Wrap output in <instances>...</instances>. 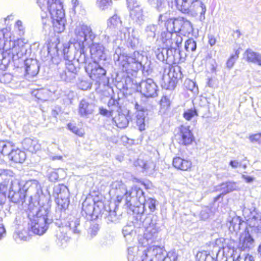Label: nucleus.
<instances>
[{
    "label": "nucleus",
    "mask_w": 261,
    "mask_h": 261,
    "mask_svg": "<svg viewBox=\"0 0 261 261\" xmlns=\"http://www.w3.org/2000/svg\"><path fill=\"white\" fill-rule=\"evenodd\" d=\"M30 211L28 217L30 219L29 225L33 233L38 235L43 234L48 228V225L53 222L50 216V207L48 205H44L32 208L29 206Z\"/></svg>",
    "instance_id": "obj_1"
},
{
    "label": "nucleus",
    "mask_w": 261,
    "mask_h": 261,
    "mask_svg": "<svg viewBox=\"0 0 261 261\" xmlns=\"http://www.w3.org/2000/svg\"><path fill=\"white\" fill-rule=\"evenodd\" d=\"M248 226L240 235L238 248L249 250L255 246V239L261 236V216L257 214L248 220Z\"/></svg>",
    "instance_id": "obj_2"
},
{
    "label": "nucleus",
    "mask_w": 261,
    "mask_h": 261,
    "mask_svg": "<svg viewBox=\"0 0 261 261\" xmlns=\"http://www.w3.org/2000/svg\"><path fill=\"white\" fill-rule=\"evenodd\" d=\"M75 42L74 46L77 50L76 55L80 54L78 61L85 62L87 61L84 52L85 47L89 45L95 38V35L90 26L85 24H79L74 30Z\"/></svg>",
    "instance_id": "obj_3"
},
{
    "label": "nucleus",
    "mask_w": 261,
    "mask_h": 261,
    "mask_svg": "<svg viewBox=\"0 0 261 261\" xmlns=\"http://www.w3.org/2000/svg\"><path fill=\"white\" fill-rule=\"evenodd\" d=\"M166 31L162 32L160 37L163 46L166 49L167 55L177 52L179 45L182 41V37L175 31L172 32L174 28V21L172 19H168L165 23Z\"/></svg>",
    "instance_id": "obj_4"
},
{
    "label": "nucleus",
    "mask_w": 261,
    "mask_h": 261,
    "mask_svg": "<svg viewBox=\"0 0 261 261\" xmlns=\"http://www.w3.org/2000/svg\"><path fill=\"white\" fill-rule=\"evenodd\" d=\"M143 58V56L137 51L129 55L116 54L114 56V59L116 60L115 64L119 69L127 72L129 71H136L141 68Z\"/></svg>",
    "instance_id": "obj_5"
},
{
    "label": "nucleus",
    "mask_w": 261,
    "mask_h": 261,
    "mask_svg": "<svg viewBox=\"0 0 261 261\" xmlns=\"http://www.w3.org/2000/svg\"><path fill=\"white\" fill-rule=\"evenodd\" d=\"M177 9L184 13L196 16L199 12V20L203 22L205 19L206 7L200 0H176Z\"/></svg>",
    "instance_id": "obj_6"
},
{
    "label": "nucleus",
    "mask_w": 261,
    "mask_h": 261,
    "mask_svg": "<svg viewBox=\"0 0 261 261\" xmlns=\"http://www.w3.org/2000/svg\"><path fill=\"white\" fill-rule=\"evenodd\" d=\"M111 186L112 189L117 190V200L120 202L122 198V195L125 196L126 203L128 206L132 205L130 202L132 199H136L140 203H143L145 201L144 193L140 188H132L131 191L128 192L126 186L121 181L118 180L114 181Z\"/></svg>",
    "instance_id": "obj_7"
},
{
    "label": "nucleus",
    "mask_w": 261,
    "mask_h": 261,
    "mask_svg": "<svg viewBox=\"0 0 261 261\" xmlns=\"http://www.w3.org/2000/svg\"><path fill=\"white\" fill-rule=\"evenodd\" d=\"M42 11L47 10L51 18L64 17L65 13L61 0H36Z\"/></svg>",
    "instance_id": "obj_8"
},
{
    "label": "nucleus",
    "mask_w": 261,
    "mask_h": 261,
    "mask_svg": "<svg viewBox=\"0 0 261 261\" xmlns=\"http://www.w3.org/2000/svg\"><path fill=\"white\" fill-rule=\"evenodd\" d=\"M167 255L163 247L154 245L143 251L141 261H165Z\"/></svg>",
    "instance_id": "obj_9"
},
{
    "label": "nucleus",
    "mask_w": 261,
    "mask_h": 261,
    "mask_svg": "<svg viewBox=\"0 0 261 261\" xmlns=\"http://www.w3.org/2000/svg\"><path fill=\"white\" fill-rule=\"evenodd\" d=\"M159 231L160 227L156 221L151 220L149 225L145 228L143 239H139V243L145 246L154 242L158 238Z\"/></svg>",
    "instance_id": "obj_10"
},
{
    "label": "nucleus",
    "mask_w": 261,
    "mask_h": 261,
    "mask_svg": "<svg viewBox=\"0 0 261 261\" xmlns=\"http://www.w3.org/2000/svg\"><path fill=\"white\" fill-rule=\"evenodd\" d=\"M107 29L109 31H112L117 33L118 35V32L120 34L119 35L120 39L125 38V34L127 32V29L124 28L122 25V21L120 17L117 15H114L107 20Z\"/></svg>",
    "instance_id": "obj_11"
},
{
    "label": "nucleus",
    "mask_w": 261,
    "mask_h": 261,
    "mask_svg": "<svg viewBox=\"0 0 261 261\" xmlns=\"http://www.w3.org/2000/svg\"><path fill=\"white\" fill-rule=\"evenodd\" d=\"M141 93L147 97H154L157 96V86L152 79H148L140 83Z\"/></svg>",
    "instance_id": "obj_12"
},
{
    "label": "nucleus",
    "mask_w": 261,
    "mask_h": 261,
    "mask_svg": "<svg viewBox=\"0 0 261 261\" xmlns=\"http://www.w3.org/2000/svg\"><path fill=\"white\" fill-rule=\"evenodd\" d=\"M179 132L176 135L177 140L180 144L189 145L194 140V137L190 126L181 125L179 127Z\"/></svg>",
    "instance_id": "obj_13"
},
{
    "label": "nucleus",
    "mask_w": 261,
    "mask_h": 261,
    "mask_svg": "<svg viewBox=\"0 0 261 261\" xmlns=\"http://www.w3.org/2000/svg\"><path fill=\"white\" fill-rule=\"evenodd\" d=\"M127 7L130 11V15L133 19L139 22L144 20L143 11L137 0H126Z\"/></svg>",
    "instance_id": "obj_14"
},
{
    "label": "nucleus",
    "mask_w": 261,
    "mask_h": 261,
    "mask_svg": "<svg viewBox=\"0 0 261 261\" xmlns=\"http://www.w3.org/2000/svg\"><path fill=\"white\" fill-rule=\"evenodd\" d=\"M24 62V76L26 79L29 80L30 79L35 76L39 72V68L37 61L32 58L23 60Z\"/></svg>",
    "instance_id": "obj_15"
},
{
    "label": "nucleus",
    "mask_w": 261,
    "mask_h": 261,
    "mask_svg": "<svg viewBox=\"0 0 261 261\" xmlns=\"http://www.w3.org/2000/svg\"><path fill=\"white\" fill-rule=\"evenodd\" d=\"M86 70L89 74L90 78L97 82L106 73V70L95 62L89 63L86 67Z\"/></svg>",
    "instance_id": "obj_16"
},
{
    "label": "nucleus",
    "mask_w": 261,
    "mask_h": 261,
    "mask_svg": "<svg viewBox=\"0 0 261 261\" xmlns=\"http://www.w3.org/2000/svg\"><path fill=\"white\" fill-rule=\"evenodd\" d=\"M15 146L10 142L5 141H0V152L8 156L10 160L16 162V150L15 149Z\"/></svg>",
    "instance_id": "obj_17"
},
{
    "label": "nucleus",
    "mask_w": 261,
    "mask_h": 261,
    "mask_svg": "<svg viewBox=\"0 0 261 261\" xmlns=\"http://www.w3.org/2000/svg\"><path fill=\"white\" fill-rule=\"evenodd\" d=\"M136 112V122L140 131L145 129V126L148 121L147 112L138 103L135 105Z\"/></svg>",
    "instance_id": "obj_18"
},
{
    "label": "nucleus",
    "mask_w": 261,
    "mask_h": 261,
    "mask_svg": "<svg viewBox=\"0 0 261 261\" xmlns=\"http://www.w3.org/2000/svg\"><path fill=\"white\" fill-rule=\"evenodd\" d=\"M35 188L36 189V194L39 196L42 194L41 187L39 182L36 180H31L26 181L23 185V187L20 188L19 193H20V198L22 199L25 197L24 193L29 190H30Z\"/></svg>",
    "instance_id": "obj_19"
},
{
    "label": "nucleus",
    "mask_w": 261,
    "mask_h": 261,
    "mask_svg": "<svg viewBox=\"0 0 261 261\" xmlns=\"http://www.w3.org/2000/svg\"><path fill=\"white\" fill-rule=\"evenodd\" d=\"M13 58V55L4 53L0 50V70H5L7 68H12L14 69L15 66Z\"/></svg>",
    "instance_id": "obj_20"
},
{
    "label": "nucleus",
    "mask_w": 261,
    "mask_h": 261,
    "mask_svg": "<svg viewBox=\"0 0 261 261\" xmlns=\"http://www.w3.org/2000/svg\"><path fill=\"white\" fill-rule=\"evenodd\" d=\"M177 73H175V69L170 68L167 74H164L163 80L165 87L167 89H173L175 87L177 79Z\"/></svg>",
    "instance_id": "obj_21"
},
{
    "label": "nucleus",
    "mask_w": 261,
    "mask_h": 261,
    "mask_svg": "<svg viewBox=\"0 0 261 261\" xmlns=\"http://www.w3.org/2000/svg\"><path fill=\"white\" fill-rule=\"evenodd\" d=\"M90 53L92 58L96 62L98 60H105L106 55L104 46L99 43H92L90 47Z\"/></svg>",
    "instance_id": "obj_22"
},
{
    "label": "nucleus",
    "mask_w": 261,
    "mask_h": 261,
    "mask_svg": "<svg viewBox=\"0 0 261 261\" xmlns=\"http://www.w3.org/2000/svg\"><path fill=\"white\" fill-rule=\"evenodd\" d=\"M94 108L95 106L92 102L82 99L79 105V114L82 117H88L93 113Z\"/></svg>",
    "instance_id": "obj_23"
},
{
    "label": "nucleus",
    "mask_w": 261,
    "mask_h": 261,
    "mask_svg": "<svg viewBox=\"0 0 261 261\" xmlns=\"http://www.w3.org/2000/svg\"><path fill=\"white\" fill-rule=\"evenodd\" d=\"M24 38H17V58H22L30 53V45Z\"/></svg>",
    "instance_id": "obj_24"
},
{
    "label": "nucleus",
    "mask_w": 261,
    "mask_h": 261,
    "mask_svg": "<svg viewBox=\"0 0 261 261\" xmlns=\"http://www.w3.org/2000/svg\"><path fill=\"white\" fill-rule=\"evenodd\" d=\"M108 106L109 110L103 108H99V113L108 117H113L118 109V102L114 99L111 98L108 101Z\"/></svg>",
    "instance_id": "obj_25"
},
{
    "label": "nucleus",
    "mask_w": 261,
    "mask_h": 261,
    "mask_svg": "<svg viewBox=\"0 0 261 261\" xmlns=\"http://www.w3.org/2000/svg\"><path fill=\"white\" fill-rule=\"evenodd\" d=\"M22 144L24 149L32 153L36 152L41 148V146L36 139L25 138L22 141Z\"/></svg>",
    "instance_id": "obj_26"
},
{
    "label": "nucleus",
    "mask_w": 261,
    "mask_h": 261,
    "mask_svg": "<svg viewBox=\"0 0 261 261\" xmlns=\"http://www.w3.org/2000/svg\"><path fill=\"white\" fill-rule=\"evenodd\" d=\"M244 57L249 62L261 66V55L251 49H247L244 54Z\"/></svg>",
    "instance_id": "obj_27"
},
{
    "label": "nucleus",
    "mask_w": 261,
    "mask_h": 261,
    "mask_svg": "<svg viewBox=\"0 0 261 261\" xmlns=\"http://www.w3.org/2000/svg\"><path fill=\"white\" fill-rule=\"evenodd\" d=\"M172 164L175 168L182 171H187L192 166V163L190 161L183 159L180 157L173 158Z\"/></svg>",
    "instance_id": "obj_28"
},
{
    "label": "nucleus",
    "mask_w": 261,
    "mask_h": 261,
    "mask_svg": "<svg viewBox=\"0 0 261 261\" xmlns=\"http://www.w3.org/2000/svg\"><path fill=\"white\" fill-rule=\"evenodd\" d=\"M241 220L237 216L229 217L227 219L226 225L231 232H237L240 229Z\"/></svg>",
    "instance_id": "obj_29"
},
{
    "label": "nucleus",
    "mask_w": 261,
    "mask_h": 261,
    "mask_svg": "<svg viewBox=\"0 0 261 261\" xmlns=\"http://www.w3.org/2000/svg\"><path fill=\"white\" fill-rule=\"evenodd\" d=\"M51 19L54 31L58 33L63 32L65 30V16L61 17L57 16Z\"/></svg>",
    "instance_id": "obj_30"
},
{
    "label": "nucleus",
    "mask_w": 261,
    "mask_h": 261,
    "mask_svg": "<svg viewBox=\"0 0 261 261\" xmlns=\"http://www.w3.org/2000/svg\"><path fill=\"white\" fill-rule=\"evenodd\" d=\"M67 225L73 233L75 234L80 233V219L79 218L73 216L69 217L68 218Z\"/></svg>",
    "instance_id": "obj_31"
},
{
    "label": "nucleus",
    "mask_w": 261,
    "mask_h": 261,
    "mask_svg": "<svg viewBox=\"0 0 261 261\" xmlns=\"http://www.w3.org/2000/svg\"><path fill=\"white\" fill-rule=\"evenodd\" d=\"M113 121L118 127L123 128L127 127L128 124V120L126 116L123 114H118V116L111 117Z\"/></svg>",
    "instance_id": "obj_32"
},
{
    "label": "nucleus",
    "mask_w": 261,
    "mask_h": 261,
    "mask_svg": "<svg viewBox=\"0 0 261 261\" xmlns=\"http://www.w3.org/2000/svg\"><path fill=\"white\" fill-rule=\"evenodd\" d=\"M180 24L181 28L179 31L184 35H189L193 32V25L190 21L187 19H182V20L181 21Z\"/></svg>",
    "instance_id": "obj_33"
},
{
    "label": "nucleus",
    "mask_w": 261,
    "mask_h": 261,
    "mask_svg": "<svg viewBox=\"0 0 261 261\" xmlns=\"http://www.w3.org/2000/svg\"><path fill=\"white\" fill-rule=\"evenodd\" d=\"M220 190L222 191L221 194L225 195L238 189V186L234 182L228 181L220 185Z\"/></svg>",
    "instance_id": "obj_34"
},
{
    "label": "nucleus",
    "mask_w": 261,
    "mask_h": 261,
    "mask_svg": "<svg viewBox=\"0 0 261 261\" xmlns=\"http://www.w3.org/2000/svg\"><path fill=\"white\" fill-rule=\"evenodd\" d=\"M128 43L132 47H135L139 44V33L133 30L128 38Z\"/></svg>",
    "instance_id": "obj_35"
},
{
    "label": "nucleus",
    "mask_w": 261,
    "mask_h": 261,
    "mask_svg": "<svg viewBox=\"0 0 261 261\" xmlns=\"http://www.w3.org/2000/svg\"><path fill=\"white\" fill-rule=\"evenodd\" d=\"M158 29V25L149 24L147 25L145 29V33L147 38L149 39H154Z\"/></svg>",
    "instance_id": "obj_36"
},
{
    "label": "nucleus",
    "mask_w": 261,
    "mask_h": 261,
    "mask_svg": "<svg viewBox=\"0 0 261 261\" xmlns=\"http://www.w3.org/2000/svg\"><path fill=\"white\" fill-rule=\"evenodd\" d=\"M13 184L12 183L11 186L10 188L9 192L8 197L10 201L12 203L10 206V210H12L15 207V204L16 203V197H15V191L13 189Z\"/></svg>",
    "instance_id": "obj_37"
},
{
    "label": "nucleus",
    "mask_w": 261,
    "mask_h": 261,
    "mask_svg": "<svg viewBox=\"0 0 261 261\" xmlns=\"http://www.w3.org/2000/svg\"><path fill=\"white\" fill-rule=\"evenodd\" d=\"M82 210L87 214L90 215L95 210V207L93 204L90 203L88 200H85L83 203Z\"/></svg>",
    "instance_id": "obj_38"
},
{
    "label": "nucleus",
    "mask_w": 261,
    "mask_h": 261,
    "mask_svg": "<svg viewBox=\"0 0 261 261\" xmlns=\"http://www.w3.org/2000/svg\"><path fill=\"white\" fill-rule=\"evenodd\" d=\"M68 129L74 134L79 137H83L85 134L84 130L82 128H78L73 123L68 124Z\"/></svg>",
    "instance_id": "obj_39"
},
{
    "label": "nucleus",
    "mask_w": 261,
    "mask_h": 261,
    "mask_svg": "<svg viewBox=\"0 0 261 261\" xmlns=\"http://www.w3.org/2000/svg\"><path fill=\"white\" fill-rule=\"evenodd\" d=\"M239 51L238 50H236L235 53L230 56L226 62V66L228 68L230 69L233 66L236 61L239 58Z\"/></svg>",
    "instance_id": "obj_40"
},
{
    "label": "nucleus",
    "mask_w": 261,
    "mask_h": 261,
    "mask_svg": "<svg viewBox=\"0 0 261 261\" xmlns=\"http://www.w3.org/2000/svg\"><path fill=\"white\" fill-rule=\"evenodd\" d=\"M56 236L58 240L61 243V244L67 242L69 240V238L64 232L63 228H60L59 231L57 232Z\"/></svg>",
    "instance_id": "obj_41"
},
{
    "label": "nucleus",
    "mask_w": 261,
    "mask_h": 261,
    "mask_svg": "<svg viewBox=\"0 0 261 261\" xmlns=\"http://www.w3.org/2000/svg\"><path fill=\"white\" fill-rule=\"evenodd\" d=\"M7 187L6 185L0 184V206L3 205L6 200V193Z\"/></svg>",
    "instance_id": "obj_42"
},
{
    "label": "nucleus",
    "mask_w": 261,
    "mask_h": 261,
    "mask_svg": "<svg viewBox=\"0 0 261 261\" xmlns=\"http://www.w3.org/2000/svg\"><path fill=\"white\" fill-rule=\"evenodd\" d=\"M198 114L195 109H188L183 114L184 118L187 120H191L194 116H197Z\"/></svg>",
    "instance_id": "obj_43"
},
{
    "label": "nucleus",
    "mask_w": 261,
    "mask_h": 261,
    "mask_svg": "<svg viewBox=\"0 0 261 261\" xmlns=\"http://www.w3.org/2000/svg\"><path fill=\"white\" fill-rule=\"evenodd\" d=\"M138 251V248L137 246L130 247L128 248V259L129 261H134Z\"/></svg>",
    "instance_id": "obj_44"
},
{
    "label": "nucleus",
    "mask_w": 261,
    "mask_h": 261,
    "mask_svg": "<svg viewBox=\"0 0 261 261\" xmlns=\"http://www.w3.org/2000/svg\"><path fill=\"white\" fill-rule=\"evenodd\" d=\"M185 47L187 51H194L196 48V42L193 39H189L186 41Z\"/></svg>",
    "instance_id": "obj_45"
},
{
    "label": "nucleus",
    "mask_w": 261,
    "mask_h": 261,
    "mask_svg": "<svg viewBox=\"0 0 261 261\" xmlns=\"http://www.w3.org/2000/svg\"><path fill=\"white\" fill-rule=\"evenodd\" d=\"M143 197H144L143 196ZM144 198V202L143 203H140L139 201L140 204H145L146 206H147L150 210L152 212H153L155 208V200L152 198H149L147 200H145Z\"/></svg>",
    "instance_id": "obj_46"
},
{
    "label": "nucleus",
    "mask_w": 261,
    "mask_h": 261,
    "mask_svg": "<svg viewBox=\"0 0 261 261\" xmlns=\"http://www.w3.org/2000/svg\"><path fill=\"white\" fill-rule=\"evenodd\" d=\"M111 4V0H97L98 7L102 10L108 8Z\"/></svg>",
    "instance_id": "obj_47"
},
{
    "label": "nucleus",
    "mask_w": 261,
    "mask_h": 261,
    "mask_svg": "<svg viewBox=\"0 0 261 261\" xmlns=\"http://www.w3.org/2000/svg\"><path fill=\"white\" fill-rule=\"evenodd\" d=\"M48 93V91L46 90L43 89H38L34 90L32 94L35 96L38 99H41V100H45L46 97L45 96L42 95L43 94Z\"/></svg>",
    "instance_id": "obj_48"
},
{
    "label": "nucleus",
    "mask_w": 261,
    "mask_h": 261,
    "mask_svg": "<svg viewBox=\"0 0 261 261\" xmlns=\"http://www.w3.org/2000/svg\"><path fill=\"white\" fill-rule=\"evenodd\" d=\"M58 202L59 204H61L62 207H65L67 206L69 203V200L68 199V196H66L62 198V193H60L58 195L57 197Z\"/></svg>",
    "instance_id": "obj_49"
},
{
    "label": "nucleus",
    "mask_w": 261,
    "mask_h": 261,
    "mask_svg": "<svg viewBox=\"0 0 261 261\" xmlns=\"http://www.w3.org/2000/svg\"><path fill=\"white\" fill-rule=\"evenodd\" d=\"M12 75L10 73H5L0 75V82L4 84H8L11 82Z\"/></svg>",
    "instance_id": "obj_50"
},
{
    "label": "nucleus",
    "mask_w": 261,
    "mask_h": 261,
    "mask_svg": "<svg viewBox=\"0 0 261 261\" xmlns=\"http://www.w3.org/2000/svg\"><path fill=\"white\" fill-rule=\"evenodd\" d=\"M160 105L162 108L167 109L170 105L169 98L166 96H163L160 100Z\"/></svg>",
    "instance_id": "obj_51"
},
{
    "label": "nucleus",
    "mask_w": 261,
    "mask_h": 261,
    "mask_svg": "<svg viewBox=\"0 0 261 261\" xmlns=\"http://www.w3.org/2000/svg\"><path fill=\"white\" fill-rule=\"evenodd\" d=\"M25 27L23 26L22 22L20 20H17V35L22 36L24 34Z\"/></svg>",
    "instance_id": "obj_52"
},
{
    "label": "nucleus",
    "mask_w": 261,
    "mask_h": 261,
    "mask_svg": "<svg viewBox=\"0 0 261 261\" xmlns=\"http://www.w3.org/2000/svg\"><path fill=\"white\" fill-rule=\"evenodd\" d=\"M226 240L224 238H219L216 240L215 244L219 248L225 249L226 247Z\"/></svg>",
    "instance_id": "obj_53"
},
{
    "label": "nucleus",
    "mask_w": 261,
    "mask_h": 261,
    "mask_svg": "<svg viewBox=\"0 0 261 261\" xmlns=\"http://www.w3.org/2000/svg\"><path fill=\"white\" fill-rule=\"evenodd\" d=\"M167 5V0H156V8L162 11Z\"/></svg>",
    "instance_id": "obj_54"
},
{
    "label": "nucleus",
    "mask_w": 261,
    "mask_h": 261,
    "mask_svg": "<svg viewBox=\"0 0 261 261\" xmlns=\"http://www.w3.org/2000/svg\"><path fill=\"white\" fill-rule=\"evenodd\" d=\"M185 85L188 89L190 91H194L197 89L195 87V83L193 81L186 80L185 82Z\"/></svg>",
    "instance_id": "obj_55"
},
{
    "label": "nucleus",
    "mask_w": 261,
    "mask_h": 261,
    "mask_svg": "<svg viewBox=\"0 0 261 261\" xmlns=\"http://www.w3.org/2000/svg\"><path fill=\"white\" fill-rule=\"evenodd\" d=\"M66 69L68 72L72 73L76 72V68L70 61H68L67 63H66Z\"/></svg>",
    "instance_id": "obj_56"
},
{
    "label": "nucleus",
    "mask_w": 261,
    "mask_h": 261,
    "mask_svg": "<svg viewBox=\"0 0 261 261\" xmlns=\"http://www.w3.org/2000/svg\"><path fill=\"white\" fill-rule=\"evenodd\" d=\"M235 261H254V260L252 255L247 254L244 257L239 256Z\"/></svg>",
    "instance_id": "obj_57"
},
{
    "label": "nucleus",
    "mask_w": 261,
    "mask_h": 261,
    "mask_svg": "<svg viewBox=\"0 0 261 261\" xmlns=\"http://www.w3.org/2000/svg\"><path fill=\"white\" fill-rule=\"evenodd\" d=\"M249 139L251 142H258L260 143V133L250 136Z\"/></svg>",
    "instance_id": "obj_58"
},
{
    "label": "nucleus",
    "mask_w": 261,
    "mask_h": 261,
    "mask_svg": "<svg viewBox=\"0 0 261 261\" xmlns=\"http://www.w3.org/2000/svg\"><path fill=\"white\" fill-rule=\"evenodd\" d=\"M59 176L58 173L55 171L51 172L48 176V179L50 181L54 182L58 180Z\"/></svg>",
    "instance_id": "obj_59"
},
{
    "label": "nucleus",
    "mask_w": 261,
    "mask_h": 261,
    "mask_svg": "<svg viewBox=\"0 0 261 261\" xmlns=\"http://www.w3.org/2000/svg\"><path fill=\"white\" fill-rule=\"evenodd\" d=\"M79 87L83 90H86L90 88L91 85L90 83L86 81H82L79 85Z\"/></svg>",
    "instance_id": "obj_60"
},
{
    "label": "nucleus",
    "mask_w": 261,
    "mask_h": 261,
    "mask_svg": "<svg viewBox=\"0 0 261 261\" xmlns=\"http://www.w3.org/2000/svg\"><path fill=\"white\" fill-rule=\"evenodd\" d=\"M208 38V41L210 44V45L211 46H213L214 45L216 42V39L214 35L212 34H208L207 36Z\"/></svg>",
    "instance_id": "obj_61"
},
{
    "label": "nucleus",
    "mask_w": 261,
    "mask_h": 261,
    "mask_svg": "<svg viewBox=\"0 0 261 261\" xmlns=\"http://www.w3.org/2000/svg\"><path fill=\"white\" fill-rule=\"evenodd\" d=\"M241 164V163L237 160H232L229 162V165L234 169L240 167Z\"/></svg>",
    "instance_id": "obj_62"
},
{
    "label": "nucleus",
    "mask_w": 261,
    "mask_h": 261,
    "mask_svg": "<svg viewBox=\"0 0 261 261\" xmlns=\"http://www.w3.org/2000/svg\"><path fill=\"white\" fill-rule=\"evenodd\" d=\"M5 232V229L2 223V218L0 217V240L4 237Z\"/></svg>",
    "instance_id": "obj_63"
},
{
    "label": "nucleus",
    "mask_w": 261,
    "mask_h": 261,
    "mask_svg": "<svg viewBox=\"0 0 261 261\" xmlns=\"http://www.w3.org/2000/svg\"><path fill=\"white\" fill-rule=\"evenodd\" d=\"M10 171L9 170H4L3 169H0V178L3 179L7 175L9 174Z\"/></svg>",
    "instance_id": "obj_64"
}]
</instances>
